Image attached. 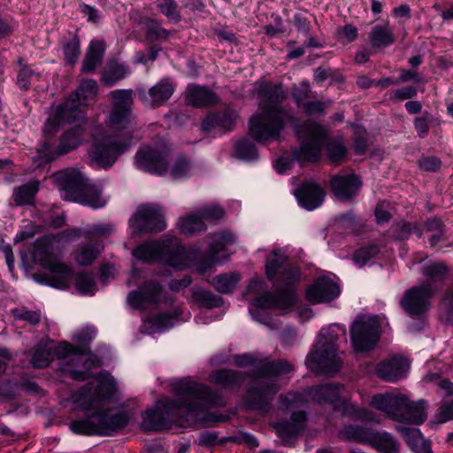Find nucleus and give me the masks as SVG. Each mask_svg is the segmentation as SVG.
I'll return each instance as SVG.
<instances>
[{"label":"nucleus","mask_w":453,"mask_h":453,"mask_svg":"<svg viewBox=\"0 0 453 453\" xmlns=\"http://www.w3.org/2000/svg\"><path fill=\"white\" fill-rule=\"evenodd\" d=\"M176 399L158 401L154 408L142 415V427L145 431L169 429L173 423L184 426L191 413L202 411L219 401V395L204 384L181 380L173 385Z\"/></svg>","instance_id":"nucleus-1"},{"label":"nucleus","mask_w":453,"mask_h":453,"mask_svg":"<svg viewBox=\"0 0 453 453\" xmlns=\"http://www.w3.org/2000/svg\"><path fill=\"white\" fill-rule=\"evenodd\" d=\"M234 360L238 367L255 366L246 373L250 382L243 397L244 407L249 411L268 412L280 389L275 378L292 372L293 365L285 359H257L250 353L236 355Z\"/></svg>","instance_id":"nucleus-2"},{"label":"nucleus","mask_w":453,"mask_h":453,"mask_svg":"<svg viewBox=\"0 0 453 453\" xmlns=\"http://www.w3.org/2000/svg\"><path fill=\"white\" fill-rule=\"evenodd\" d=\"M257 95L261 99L262 112L250 119L249 133L258 142L278 140L286 121H296V119L280 105L287 97L283 86L281 83L263 82L257 89Z\"/></svg>","instance_id":"nucleus-3"},{"label":"nucleus","mask_w":453,"mask_h":453,"mask_svg":"<svg viewBox=\"0 0 453 453\" xmlns=\"http://www.w3.org/2000/svg\"><path fill=\"white\" fill-rule=\"evenodd\" d=\"M288 258L280 251H273L266 259L265 273L273 280L280 273V284L274 292H265L253 299L252 304L258 309L276 308L290 311L297 303L296 285L299 281L298 270L288 264Z\"/></svg>","instance_id":"nucleus-4"},{"label":"nucleus","mask_w":453,"mask_h":453,"mask_svg":"<svg viewBox=\"0 0 453 453\" xmlns=\"http://www.w3.org/2000/svg\"><path fill=\"white\" fill-rule=\"evenodd\" d=\"M75 119L73 118H63L59 119L58 126L55 127L54 114L48 119L44 124V138L38 144L35 151L36 154L33 157V161L36 167H42L54 161L59 156L69 153L81 144L85 133V128L81 125H76L65 131L60 135L59 142L57 146L53 138L61 123L65 121L71 122Z\"/></svg>","instance_id":"nucleus-5"},{"label":"nucleus","mask_w":453,"mask_h":453,"mask_svg":"<svg viewBox=\"0 0 453 453\" xmlns=\"http://www.w3.org/2000/svg\"><path fill=\"white\" fill-rule=\"evenodd\" d=\"M335 325L326 331H321L319 339L307 355L305 365L317 375H334L342 368L337 341L339 339Z\"/></svg>","instance_id":"nucleus-6"},{"label":"nucleus","mask_w":453,"mask_h":453,"mask_svg":"<svg viewBox=\"0 0 453 453\" xmlns=\"http://www.w3.org/2000/svg\"><path fill=\"white\" fill-rule=\"evenodd\" d=\"M371 405L385 412L394 420L420 425L426 419L427 403L419 399L410 401L403 395L390 393L379 394L372 396Z\"/></svg>","instance_id":"nucleus-7"},{"label":"nucleus","mask_w":453,"mask_h":453,"mask_svg":"<svg viewBox=\"0 0 453 453\" xmlns=\"http://www.w3.org/2000/svg\"><path fill=\"white\" fill-rule=\"evenodd\" d=\"M132 138L131 132L102 138L95 137L88 151L89 165L103 169L111 168L118 157L130 148Z\"/></svg>","instance_id":"nucleus-8"},{"label":"nucleus","mask_w":453,"mask_h":453,"mask_svg":"<svg viewBox=\"0 0 453 453\" xmlns=\"http://www.w3.org/2000/svg\"><path fill=\"white\" fill-rule=\"evenodd\" d=\"M57 357L63 359L61 370L73 380L82 381L92 377L90 371L99 367L101 361L93 357L89 348H78L63 342L58 346Z\"/></svg>","instance_id":"nucleus-9"},{"label":"nucleus","mask_w":453,"mask_h":453,"mask_svg":"<svg viewBox=\"0 0 453 453\" xmlns=\"http://www.w3.org/2000/svg\"><path fill=\"white\" fill-rule=\"evenodd\" d=\"M297 133L303 142L299 148H294L291 150L293 158L300 164L319 161L321 149L327 141L326 128L318 123L307 120L299 127Z\"/></svg>","instance_id":"nucleus-10"},{"label":"nucleus","mask_w":453,"mask_h":453,"mask_svg":"<svg viewBox=\"0 0 453 453\" xmlns=\"http://www.w3.org/2000/svg\"><path fill=\"white\" fill-rule=\"evenodd\" d=\"M343 386L339 383H326L313 387L310 394L314 401L320 405L330 404L334 409L339 404L342 413L354 420H373V413L365 408H358L355 404L341 398Z\"/></svg>","instance_id":"nucleus-11"},{"label":"nucleus","mask_w":453,"mask_h":453,"mask_svg":"<svg viewBox=\"0 0 453 453\" xmlns=\"http://www.w3.org/2000/svg\"><path fill=\"white\" fill-rule=\"evenodd\" d=\"M350 341L357 352L372 349L380 337V322L378 316L361 314L356 317L349 327Z\"/></svg>","instance_id":"nucleus-12"},{"label":"nucleus","mask_w":453,"mask_h":453,"mask_svg":"<svg viewBox=\"0 0 453 453\" xmlns=\"http://www.w3.org/2000/svg\"><path fill=\"white\" fill-rule=\"evenodd\" d=\"M116 391V383L112 376L101 372L97 386L88 382L81 388L74 395L75 402L86 411L96 408L105 400L111 399Z\"/></svg>","instance_id":"nucleus-13"},{"label":"nucleus","mask_w":453,"mask_h":453,"mask_svg":"<svg viewBox=\"0 0 453 453\" xmlns=\"http://www.w3.org/2000/svg\"><path fill=\"white\" fill-rule=\"evenodd\" d=\"M97 88L96 81L91 79L82 81L66 101L57 108L54 113V126H58L59 119L63 118L81 119L83 117L81 107L86 104L88 99L96 96Z\"/></svg>","instance_id":"nucleus-14"},{"label":"nucleus","mask_w":453,"mask_h":453,"mask_svg":"<svg viewBox=\"0 0 453 453\" xmlns=\"http://www.w3.org/2000/svg\"><path fill=\"white\" fill-rule=\"evenodd\" d=\"M40 265L48 269L50 274H36L38 282L58 289H66L73 277V269L65 263L59 261L49 253L39 257Z\"/></svg>","instance_id":"nucleus-15"},{"label":"nucleus","mask_w":453,"mask_h":453,"mask_svg":"<svg viewBox=\"0 0 453 453\" xmlns=\"http://www.w3.org/2000/svg\"><path fill=\"white\" fill-rule=\"evenodd\" d=\"M112 107L108 115V126L111 129L128 132L132 121L133 91L131 89H117L111 93Z\"/></svg>","instance_id":"nucleus-16"},{"label":"nucleus","mask_w":453,"mask_h":453,"mask_svg":"<svg viewBox=\"0 0 453 453\" xmlns=\"http://www.w3.org/2000/svg\"><path fill=\"white\" fill-rule=\"evenodd\" d=\"M170 150L166 145L160 147L145 146L138 150L135 155L137 167L144 172L163 175L168 171L167 157Z\"/></svg>","instance_id":"nucleus-17"},{"label":"nucleus","mask_w":453,"mask_h":453,"mask_svg":"<svg viewBox=\"0 0 453 453\" xmlns=\"http://www.w3.org/2000/svg\"><path fill=\"white\" fill-rule=\"evenodd\" d=\"M433 296L434 289L430 284L414 286L404 292L400 305L409 316H419L429 309Z\"/></svg>","instance_id":"nucleus-18"},{"label":"nucleus","mask_w":453,"mask_h":453,"mask_svg":"<svg viewBox=\"0 0 453 453\" xmlns=\"http://www.w3.org/2000/svg\"><path fill=\"white\" fill-rule=\"evenodd\" d=\"M130 222L137 233H157L166 227L162 208L152 204L140 208Z\"/></svg>","instance_id":"nucleus-19"},{"label":"nucleus","mask_w":453,"mask_h":453,"mask_svg":"<svg viewBox=\"0 0 453 453\" xmlns=\"http://www.w3.org/2000/svg\"><path fill=\"white\" fill-rule=\"evenodd\" d=\"M175 86L169 78H164L146 91L142 88L135 90L136 96L144 106L152 109L166 104L174 93Z\"/></svg>","instance_id":"nucleus-20"},{"label":"nucleus","mask_w":453,"mask_h":453,"mask_svg":"<svg viewBox=\"0 0 453 453\" xmlns=\"http://www.w3.org/2000/svg\"><path fill=\"white\" fill-rule=\"evenodd\" d=\"M161 293L162 286L157 281L147 280L137 290L128 294L127 302L134 309H146L150 304L159 303Z\"/></svg>","instance_id":"nucleus-21"},{"label":"nucleus","mask_w":453,"mask_h":453,"mask_svg":"<svg viewBox=\"0 0 453 453\" xmlns=\"http://www.w3.org/2000/svg\"><path fill=\"white\" fill-rule=\"evenodd\" d=\"M362 187V180L355 173L335 174L330 180V188L341 202H349L355 198Z\"/></svg>","instance_id":"nucleus-22"},{"label":"nucleus","mask_w":453,"mask_h":453,"mask_svg":"<svg viewBox=\"0 0 453 453\" xmlns=\"http://www.w3.org/2000/svg\"><path fill=\"white\" fill-rule=\"evenodd\" d=\"M340 295L339 286L326 277L318 278L306 288V299L311 303H327Z\"/></svg>","instance_id":"nucleus-23"},{"label":"nucleus","mask_w":453,"mask_h":453,"mask_svg":"<svg viewBox=\"0 0 453 453\" xmlns=\"http://www.w3.org/2000/svg\"><path fill=\"white\" fill-rule=\"evenodd\" d=\"M96 417L100 435L111 436L114 432L123 429L129 422V415L125 411H115L108 409L96 411Z\"/></svg>","instance_id":"nucleus-24"},{"label":"nucleus","mask_w":453,"mask_h":453,"mask_svg":"<svg viewBox=\"0 0 453 453\" xmlns=\"http://www.w3.org/2000/svg\"><path fill=\"white\" fill-rule=\"evenodd\" d=\"M176 243V237H165L160 241L146 242L137 246L132 254L138 260L151 262L166 255L169 246Z\"/></svg>","instance_id":"nucleus-25"},{"label":"nucleus","mask_w":453,"mask_h":453,"mask_svg":"<svg viewBox=\"0 0 453 453\" xmlns=\"http://www.w3.org/2000/svg\"><path fill=\"white\" fill-rule=\"evenodd\" d=\"M295 195L299 204L306 210L312 211L319 207L325 198V191L315 181H305L296 190Z\"/></svg>","instance_id":"nucleus-26"},{"label":"nucleus","mask_w":453,"mask_h":453,"mask_svg":"<svg viewBox=\"0 0 453 453\" xmlns=\"http://www.w3.org/2000/svg\"><path fill=\"white\" fill-rule=\"evenodd\" d=\"M409 369L407 360L402 357L394 356L381 361L377 365V374L385 381L395 382L403 379Z\"/></svg>","instance_id":"nucleus-27"},{"label":"nucleus","mask_w":453,"mask_h":453,"mask_svg":"<svg viewBox=\"0 0 453 453\" xmlns=\"http://www.w3.org/2000/svg\"><path fill=\"white\" fill-rule=\"evenodd\" d=\"M62 179L61 197L65 201L79 203L88 185L87 181L77 173H64Z\"/></svg>","instance_id":"nucleus-28"},{"label":"nucleus","mask_w":453,"mask_h":453,"mask_svg":"<svg viewBox=\"0 0 453 453\" xmlns=\"http://www.w3.org/2000/svg\"><path fill=\"white\" fill-rule=\"evenodd\" d=\"M105 48V42L104 41L93 40L90 42L85 58L81 63V70L82 73H93L103 64Z\"/></svg>","instance_id":"nucleus-29"},{"label":"nucleus","mask_w":453,"mask_h":453,"mask_svg":"<svg viewBox=\"0 0 453 453\" xmlns=\"http://www.w3.org/2000/svg\"><path fill=\"white\" fill-rule=\"evenodd\" d=\"M57 349L51 341L40 342L28 352L32 366L37 369L47 367L53 360L54 354L57 355Z\"/></svg>","instance_id":"nucleus-30"},{"label":"nucleus","mask_w":453,"mask_h":453,"mask_svg":"<svg viewBox=\"0 0 453 453\" xmlns=\"http://www.w3.org/2000/svg\"><path fill=\"white\" fill-rule=\"evenodd\" d=\"M245 379V372L231 369H219L211 374V380L226 389H239Z\"/></svg>","instance_id":"nucleus-31"},{"label":"nucleus","mask_w":453,"mask_h":453,"mask_svg":"<svg viewBox=\"0 0 453 453\" xmlns=\"http://www.w3.org/2000/svg\"><path fill=\"white\" fill-rule=\"evenodd\" d=\"M186 101L190 105L204 107L216 104L218 96L206 87L190 84L187 88Z\"/></svg>","instance_id":"nucleus-32"},{"label":"nucleus","mask_w":453,"mask_h":453,"mask_svg":"<svg viewBox=\"0 0 453 453\" xmlns=\"http://www.w3.org/2000/svg\"><path fill=\"white\" fill-rule=\"evenodd\" d=\"M209 241V252L211 254V260L206 263L205 268L210 267L215 262H220L219 257V252L225 250L226 247L234 242V237L230 232L215 233L208 236Z\"/></svg>","instance_id":"nucleus-33"},{"label":"nucleus","mask_w":453,"mask_h":453,"mask_svg":"<svg viewBox=\"0 0 453 453\" xmlns=\"http://www.w3.org/2000/svg\"><path fill=\"white\" fill-rule=\"evenodd\" d=\"M374 429L364 425H346L339 432V435L347 441L370 444Z\"/></svg>","instance_id":"nucleus-34"},{"label":"nucleus","mask_w":453,"mask_h":453,"mask_svg":"<svg viewBox=\"0 0 453 453\" xmlns=\"http://www.w3.org/2000/svg\"><path fill=\"white\" fill-rule=\"evenodd\" d=\"M39 190V181H28L14 188L12 198L16 205H34L35 198Z\"/></svg>","instance_id":"nucleus-35"},{"label":"nucleus","mask_w":453,"mask_h":453,"mask_svg":"<svg viewBox=\"0 0 453 453\" xmlns=\"http://www.w3.org/2000/svg\"><path fill=\"white\" fill-rule=\"evenodd\" d=\"M96 411L88 414L84 418L73 420L69 423L71 431L81 435H100Z\"/></svg>","instance_id":"nucleus-36"},{"label":"nucleus","mask_w":453,"mask_h":453,"mask_svg":"<svg viewBox=\"0 0 453 453\" xmlns=\"http://www.w3.org/2000/svg\"><path fill=\"white\" fill-rule=\"evenodd\" d=\"M372 448L382 453H399V444L388 432L374 429L370 444Z\"/></svg>","instance_id":"nucleus-37"},{"label":"nucleus","mask_w":453,"mask_h":453,"mask_svg":"<svg viewBox=\"0 0 453 453\" xmlns=\"http://www.w3.org/2000/svg\"><path fill=\"white\" fill-rule=\"evenodd\" d=\"M369 39L372 48H385L395 41L392 30L388 26H374L369 33Z\"/></svg>","instance_id":"nucleus-38"},{"label":"nucleus","mask_w":453,"mask_h":453,"mask_svg":"<svg viewBox=\"0 0 453 453\" xmlns=\"http://www.w3.org/2000/svg\"><path fill=\"white\" fill-rule=\"evenodd\" d=\"M449 269L442 261L433 262L426 265L421 269V273L428 279L426 284L443 282L449 274Z\"/></svg>","instance_id":"nucleus-39"},{"label":"nucleus","mask_w":453,"mask_h":453,"mask_svg":"<svg viewBox=\"0 0 453 453\" xmlns=\"http://www.w3.org/2000/svg\"><path fill=\"white\" fill-rule=\"evenodd\" d=\"M104 250V244L101 242H89L81 246L76 254V261L80 265L87 266L93 263Z\"/></svg>","instance_id":"nucleus-40"},{"label":"nucleus","mask_w":453,"mask_h":453,"mask_svg":"<svg viewBox=\"0 0 453 453\" xmlns=\"http://www.w3.org/2000/svg\"><path fill=\"white\" fill-rule=\"evenodd\" d=\"M240 280L241 275L237 273H222L212 279V285L221 294H231Z\"/></svg>","instance_id":"nucleus-41"},{"label":"nucleus","mask_w":453,"mask_h":453,"mask_svg":"<svg viewBox=\"0 0 453 453\" xmlns=\"http://www.w3.org/2000/svg\"><path fill=\"white\" fill-rule=\"evenodd\" d=\"M179 226L180 232L186 235H192L206 229V226L199 212L191 213L181 218L180 219Z\"/></svg>","instance_id":"nucleus-42"},{"label":"nucleus","mask_w":453,"mask_h":453,"mask_svg":"<svg viewBox=\"0 0 453 453\" xmlns=\"http://www.w3.org/2000/svg\"><path fill=\"white\" fill-rule=\"evenodd\" d=\"M234 155L244 161H253L258 158V151L253 142L242 138L234 144Z\"/></svg>","instance_id":"nucleus-43"},{"label":"nucleus","mask_w":453,"mask_h":453,"mask_svg":"<svg viewBox=\"0 0 453 453\" xmlns=\"http://www.w3.org/2000/svg\"><path fill=\"white\" fill-rule=\"evenodd\" d=\"M71 38L63 42L62 49L64 58L69 65H73L77 63L81 54V42L78 35L70 34Z\"/></svg>","instance_id":"nucleus-44"},{"label":"nucleus","mask_w":453,"mask_h":453,"mask_svg":"<svg viewBox=\"0 0 453 453\" xmlns=\"http://www.w3.org/2000/svg\"><path fill=\"white\" fill-rule=\"evenodd\" d=\"M127 68L124 65L117 62L108 64L102 74V81L109 87L113 86L117 81L125 78Z\"/></svg>","instance_id":"nucleus-45"},{"label":"nucleus","mask_w":453,"mask_h":453,"mask_svg":"<svg viewBox=\"0 0 453 453\" xmlns=\"http://www.w3.org/2000/svg\"><path fill=\"white\" fill-rule=\"evenodd\" d=\"M425 229L426 232L433 233L429 239V243L432 247L445 240L446 227L440 219L436 217L428 219L425 222Z\"/></svg>","instance_id":"nucleus-46"},{"label":"nucleus","mask_w":453,"mask_h":453,"mask_svg":"<svg viewBox=\"0 0 453 453\" xmlns=\"http://www.w3.org/2000/svg\"><path fill=\"white\" fill-rule=\"evenodd\" d=\"M146 39L150 42L157 40H167L170 31L161 27V22L155 18H148L145 21Z\"/></svg>","instance_id":"nucleus-47"},{"label":"nucleus","mask_w":453,"mask_h":453,"mask_svg":"<svg viewBox=\"0 0 453 453\" xmlns=\"http://www.w3.org/2000/svg\"><path fill=\"white\" fill-rule=\"evenodd\" d=\"M77 291L81 295L93 296L96 291L95 276L91 273L81 272L75 277Z\"/></svg>","instance_id":"nucleus-48"},{"label":"nucleus","mask_w":453,"mask_h":453,"mask_svg":"<svg viewBox=\"0 0 453 453\" xmlns=\"http://www.w3.org/2000/svg\"><path fill=\"white\" fill-rule=\"evenodd\" d=\"M273 426L285 445H289L300 432L293 423L288 420L276 422Z\"/></svg>","instance_id":"nucleus-49"},{"label":"nucleus","mask_w":453,"mask_h":453,"mask_svg":"<svg viewBox=\"0 0 453 453\" xmlns=\"http://www.w3.org/2000/svg\"><path fill=\"white\" fill-rule=\"evenodd\" d=\"M79 203L81 204L88 205L94 209L102 208L105 204V202L101 197L100 190L89 184H88L85 188V190L83 191Z\"/></svg>","instance_id":"nucleus-50"},{"label":"nucleus","mask_w":453,"mask_h":453,"mask_svg":"<svg viewBox=\"0 0 453 453\" xmlns=\"http://www.w3.org/2000/svg\"><path fill=\"white\" fill-rule=\"evenodd\" d=\"M158 11L165 15L169 21L177 24L181 20L180 12L174 0H159L156 4Z\"/></svg>","instance_id":"nucleus-51"},{"label":"nucleus","mask_w":453,"mask_h":453,"mask_svg":"<svg viewBox=\"0 0 453 453\" xmlns=\"http://www.w3.org/2000/svg\"><path fill=\"white\" fill-rule=\"evenodd\" d=\"M167 254H169L167 262L172 266L183 268L187 265L185 248L179 245L178 240L176 244L169 246Z\"/></svg>","instance_id":"nucleus-52"},{"label":"nucleus","mask_w":453,"mask_h":453,"mask_svg":"<svg viewBox=\"0 0 453 453\" xmlns=\"http://www.w3.org/2000/svg\"><path fill=\"white\" fill-rule=\"evenodd\" d=\"M380 249L377 244H369L357 250L353 254V261L359 267L364 266L370 259L379 254Z\"/></svg>","instance_id":"nucleus-53"},{"label":"nucleus","mask_w":453,"mask_h":453,"mask_svg":"<svg viewBox=\"0 0 453 453\" xmlns=\"http://www.w3.org/2000/svg\"><path fill=\"white\" fill-rule=\"evenodd\" d=\"M196 300L207 309L218 308L223 304L221 296L211 291L200 289L194 293Z\"/></svg>","instance_id":"nucleus-54"},{"label":"nucleus","mask_w":453,"mask_h":453,"mask_svg":"<svg viewBox=\"0 0 453 453\" xmlns=\"http://www.w3.org/2000/svg\"><path fill=\"white\" fill-rule=\"evenodd\" d=\"M416 228V224L410 222L399 221L392 225L389 233L395 240H407Z\"/></svg>","instance_id":"nucleus-55"},{"label":"nucleus","mask_w":453,"mask_h":453,"mask_svg":"<svg viewBox=\"0 0 453 453\" xmlns=\"http://www.w3.org/2000/svg\"><path fill=\"white\" fill-rule=\"evenodd\" d=\"M396 428L411 449L416 448L417 445L419 442H422V440L425 439L421 434L420 430L418 428L401 426Z\"/></svg>","instance_id":"nucleus-56"},{"label":"nucleus","mask_w":453,"mask_h":453,"mask_svg":"<svg viewBox=\"0 0 453 453\" xmlns=\"http://www.w3.org/2000/svg\"><path fill=\"white\" fill-rule=\"evenodd\" d=\"M432 121L433 117L428 111H424L421 116L414 118V128L420 139H424L428 135Z\"/></svg>","instance_id":"nucleus-57"},{"label":"nucleus","mask_w":453,"mask_h":453,"mask_svg":"<svg viewBox=\"0 0 453 453\" xmlns=\"http://www.w3.org/2000/svg\"><path fill=\"white\" fill-rule=\"evenodd\" d=\"M12 314L17 320H23L31 326H36L41 321V314L35 311H29L25 308H15L12 310Z\"/></svg>","instance_id":"nucleus-58"},{"label":"nucleus","mask_w":453,"mask_h":453,"mask_svg":"<svg viewBox=\"0 0 453 453\" xmlns=\"http://www.w3.org/2000/svg\"><path fill=\"white\" fill-rule=\"evenodd\" d=\"M190 169V161L183 155H180L179 157H177L172 166L171 175L174 179L185 177L188 174Z\"/></svg>","instance_id":"nucleus-59"},{"label":"nucleus","mask_w":453,"mask_h":453,"mask_svg":"<svg viewBox=\"0 0 453 453\" xmlns=\"http://www.w3.org/2000/svg\"><path fill=\"white\" fill-rule=\"evenodd\" d=\"M219 127L225 131L233 129L237 114L232 110H225L223 111L215 112Z\"/></svg>","instance_id":"nucleus-60"},{"label":"nucleus","mask_w":453,"mask_h":453,"mask_svg":"<svg viewBox=\"0 0 453 453\" xmlns=\"http://www.w3.org/2000/svg\"><path fill=\"white\" fill-rule=\"evenodd\" d=\"M325 144L326 147L327 156L331 161L338 162L345 157L347 150L342 142L330 141L328 142H326Z\"/></svg>","instance_id":"nucleus-61"},{"label":"nucleus","mask_w":453,"mask_h":453,"mask_svg":"<svg viewBox=\"0 0 453 453\" xmlns=\"http://www.w3.org/2000/svg\"><path fill=\"white\" fill-rule=\"evenodd\" d=\"M198 212L203 221H217L220 219L225 213L224 210L218 205L204 207L201 209Z\"/></svg>","instance_id":"nucleus-62"},{"label":"nucleus","mask_w":453,"mask_h":453,"mask_svg":"<svg viewBox=\"0 0 453 453\" xmlns=\"http://www.w3.org/2000/svg\"><path fill=\"white\" fill-rule=\"evenodd\" d=\"M453 419V400L443 402L438 408L437 423L442 424Z\"/></svg>","instance_id":"nucleus-63"},{"label":"nucleus","mask_w":453,"mask_h":453,"mask_svg":"<svg viewBox=\"0 0 453 453\" xmlns=\"http://www.w3.org/2000/svg\"><path fill=\"white\" fill-rule=\"evenodd\" d=\"M418 166L426 172H436L441 166V160L435 156L422 157L418 160Z\"/></svg>","instance_id":"nucleus-64"}]
</instances>
